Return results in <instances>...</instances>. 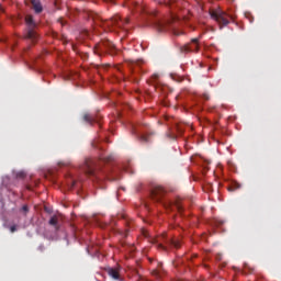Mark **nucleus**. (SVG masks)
Instances as JSON below:
<instances>
[{
  "label": "nucleus",
  "instance_id": "a211bd4d",
  "mask_svg": "<svg viewBox=\"0 0 281 281\" xmlns=\"http://www.w3.org/2000/svg\"><path fill=\"white\" fill-rule=\"evenodd\" d=\"M139 139H140V142H148V136H146V135H140V136H139Z\"/></svg>",
  "mask_w": 281,
  "mask_h": 281
},
{
  "label": "nucleus",
  "instance_id": "dca6fc26",
  "mask_svg": "<svg viewBox=\"0 0 281 281\" xmlns=\"http://www.w3.org/2000/svg\"><path fill=\"white\" fill-rule=\"evenodd\" d=\"M16 178L18 179H25V172H23V171L18 172Z\"/></svg>",
  "mask_w": 281,
  "mask_h": 281
},
{
  "label": "nucleus",
  "instance_id": "ddd939ff",
  "mask_svg": "<svg viewBox=\"0 0 281 281\" xmlns=\"http://www.w3.org/2000/svg\"><path fill=\"white\" fill-rule=\"evenodd\" d=\"M83 120L85 122H87L88 124H93V122H98V120H95L94 115H91L89 113L83 115Z\"/></svg>",
  "mask_w": 281,
  "mask_h": 281
},
{
  "label": "nucleus",
  "instance_id": "5701e85b",
  "mask_svg": "<svg viewBox=\"0 0 281 281\" xmlns=\"http://www.w3.org/2000/svg\"><path fill=\"white\" fill-rule=\"evenodd\" d=\"M179 19L175 13L171 14V21H177Z\"/></svg>",
  "mask_w": 281,
  "mask_h": 281
},
{
  "label": "nucleus",
  "instance_id": "39448f33",
  "mask_svg": "<svg viewBox=\"0 0 281 281\" xmlns=\"http://www.w3.org/2000/svg\"><path fill=\"white\" fill-rule=\"evenodd\" d=\"M25 23L27 25L25 38H27L32 43H36V41H38V33H36L35 31L36 23L34 22V18H32V15H26Z\"/></svg>",
  "mask_w": 281,
  "mask_h": 281
},
{
  "label": "nucleus",
  "instance_id": "f8f14e48",
  "mask_svg": "<svg viewBox=\"0 0 281 281\" xmlns=\"http://www.w3.org/2000/svg\"><path fill=\"white\" fill-rule=\"evenodd\" d=\"M243 186L236 181H232L229 187H228V192H236V190H240Z\"/></svg>",
  "mask_w": 281,
  "mask_h": 281
},
{
  "label": "nucleus",
  "instance_id": "1a4fd4ad",
  "mask_svg": "<svg viewBox=\"0 0 281 281\" xmlns=\"http://www.w3.org/2000/svg\"><path fill=\"white\" fill-rule=\"evenodd\" d=\"M122 271L121 266L105 268V273L112 278V280L124 281V278L120 273Z\"/></svg>",
  "mask_w": 281,
  "mask_h": 281
},
{
  "label": "nucleus",
  "instance_id": "f257e3e1",
  "mask_svg": "<svg viewBox=\"0 0 281 281\" xmlns=\"http://www.w3.org/2000/svg\"><path fill=\"white\" fill-rule=\"evenodd\" d=\"M82 172L88 177H93L95 181H101L104 173L100 170V165L93 159H87L81 167Z\"/></svg>",
  "mask_w": 281,
  "mask_h": 281
},
{
  "label": "nucleus",
  "instance_id": "0eeeda50",
  "mask_svg": "<svg viewBox=\"0 0 281 281\" xmlns=\"http://www.w3.org/2000/svg\"><path fill=\"white\" fill-rule=\"evenodd\" d=\"M164 196H166V189L161 186H155L151 189V199L156 201V203H161L164 201Z\"/></svg>",
  "mask_w": 281,
  "mask_h": 281
},
{
  "label": "nucleus",
  "instance_id": "bb28decb",
  "mask_svg": "<svg viewBox=\"0 0 281 281\" xmlns=\"http://www.w3.org/2000/svg\"><path fill=\"white\" fill-rule=\"evenodd\" d=\"M74 186H76V180H72L71 182V188H74Z\"/></svg>",
  "mask_w": 281,
  "mask_h": 281
},
{
  "label": "nucleus",
  "instance_id": "6e6552de",
  "mask_svg": "<svg viewBox=\"0 0 281 281\" xmlns=\"http://www.w3.org/2000/svg\"><path fill=\"white\" fill-rule=\"evenodd\" d=\"M181 54H190V52H199V38H192L190 43L180 46Z\"/></svg>",
  "mask_w": 281,
  "mask_h": 281
},
{
  "label": "nucleus",
  "instance_id": "9b49d317",
  "mask_svg": "<svg viewBox=\"0 0 281 281\" xmlns=\"http://www.w3.org/2000/svg\"><path fill=\"white\" fill-rule=\"evenodd\" d=\"M31 3L36 14H41V12H43V5H41V2L38 0H31Z\"/></svg>",
  "mask_w": 281,
  "mask_h": 281
},
{
  "label": "nucleus",
  "instance_id": "4468645a",
  "mask_svg": "<svg viewBox=\"0 0 281 281\" xmlns=\"http://www.w3.org/2000/svg\"><path fill=\"white\" fill-rule=\"evenodd\" d=\"M157 30H158V32H166V23H164V22H157Z\"/></svg>",
  "mask_w": 281,
  "mask_h": 281
},
{
  "label": "nucleus",
  "instance_id": "20e7f679",
  "mask_svg": "<svg viewBox=\"0 0 281 281\" xmlns=\"http://www.w3.org/2000/svg\"><path fill=\"white\" fill-rule=\"evenodd\" d=\"M115 44L109 40H104L94 46V54L102 56V54H115Z\"/></svg>",
  "mask_w": 281,
  "mask_h": 281
},
{
  "label": "nucleus",
  "instance_id": "423d86ee",
  "mask_svg": "<svg viewBox=\"0 0 281 281\" xmlns=\"http://www.w3.org/2000/svg\"><path fill=\"white\" fill-rule=\"evenodd\" d=\"M211 19H213L214 21H216L220 25H229V20H227V13L223 12L221 10L217 11H211L210 12Z\"/></svg>",
  "mask_w": 281,
  "mask_h": 281
},
{
  "label": "nucleus",
  "instance_id": "6ab92c4d",
  "mask_svg": "<svg viewBox=\"0 0 281 281\" xmlns=\"http://www.w3.org/2000/svg\"><path fill=\"white\" fill-rule=\"evenodd\" d=\"M100 159L101 161H111V156L109 157L101 156Z\"/></svg>",
  "mask_w": 281,
  "mask_h": 281
},
{
  "label": "nucleus",
  "instance_id": "9d476101",
  "mask_svg": "<svg viewBox=\"0 0 281 281\" xmlns=\"http://www.w3.org/2000/svg\"><path fill=\"white\" fill-rule=\"evenodd\" d=\"M48 225L54 227L55 232H59L60 227H63V217L59 215H53L48 221Z\"/></svg>",
  "mask_w": 281,
  "mask_h": 281
},
{
  "label": "nucleus",
  "instance_id": "cd10ccee",
  "mask_svg": "<svg viewBox=\"0 0 281 281\" xmlns=\"http://www.w3.org/2000/svg\"><path fill=\"white\" fill-rule=\"evenodd\" d=\"M59 165H61V166H66V164H65V162H59Z\"/></svg>",
  "mask_w": 281,
  "mask_h": 281
},
{
  "label": "nucleus",
  "instance_id": "4be33fe9",
  "mask_svg": "<svg viewBox=\"0 0 281 281\" xmlns=\"http://www.w3.org/2000/svg\"><path fill=\"white\" fill-rule=\"evenodd\" d=\"M10 232H11V234H14V232H16V225L11 226Z\"/></svg>",
  "mask_w": 281,
  "mask_h": 281
},
{
  "label": "nucleus",
  "instance_id": "f3484780",
  "mask_svg": "<svg viewBox=\"0 0 281 281\" xmlns=\"http://www.w3.org/2000/svg\"><path fill=\"white\" fill-rule=\"evenodd\" d=\"M22 212H24V214H27L30 212V207L27 205H23Z\"/></svg>",
  "mask_w": 281,
  "mask_h": 281
},
{
  "label": "nucleus",
  "instance_id": "f03ea898",
  "mask_svg": "<svg viewBox=\"0 0 281 281\" xmlns=\"http://www.w3.org/2000/svg\"><path fill=\"white\" fill-rule=\"evenodd\" d=\"M128 23H131V20H128V18L123 20L120 15H114L110 20H105L103 22V27H105V30H109V32H120V30H124V27H126Z\"/></svg>",
  "mask_w": 281,
  "mask_h": 281
},
{
  "label": "nucleus",
  "instance_id": "b1692460",
  "mask_svg": "<svg viewBox=\"0 0 281 281\" xmlns=\"http://www.w3.org/2000/svg\"><path fill=\"white\" fill-rule=\"evenodd\" d=\"M38 250H40V251H45V246L41 245V246L38 247Z\"/></svg>",
  "mask_w": 281,
  "mask_h": 281
},
{
  "label": "nucleus",
  "instance_id": "2eb2a0df",
  "mask_svg": "<svg viewBox=\"0 0 281 281\" xmlns=\"http://www.w3.org/2000/svg\"><path fill=\"white\" fill-rule=\"evenodd\" d=\"M175 207L178 212H183V206L181 205V202H179V200L175 202Z\"/></svg>",
  "mask_w": 281,
  "mask_h": 281
},
{
  "label": "nucleus",
  "instance_id": "412c9836",
  "mask_svg": "<svg viewBox=\"0 0 281 281\" xmlns=\"http://www.w3.org/2000/svg\"><path fill=\"white\" fill-rule=\"evenodd\" d=\"M173 34H175V36H181V34H183V31H177V30H175V31H173Z\"/></svg>",
  "mask_w": 281,
  "mask_h": 281
},
{
  "label": "nucleus",
  "instance_id": "a878e982",
  "mask_svg": "<svg viewBox=\"0 0 281 281\" xmlns=\"http://www.w3.org/2000/svg\"><path fill=\"white\" fill-rule=\"evenodd\" d=\"M155 276H159V270H154Z\"/></svg>",
  "mask_w": 281,
  "mask_h": 281
},
{
  "label": "nucleus",
  "instance_id": "7ed1b4c3",
  "mask_svg": "<svg viewBox=\"0 0 281 281\" xmlns=\"http://www.w3.org/2000/svg\"><path fill=\"white\" fill-rule=\"evenodd\" d=\"M151 245H156L158 249H164V250H166L165 245H168L169 247H175L176 249H179V247H181V243L179 240L168 239L166 238V234H162L158 237L153 238Z\"/></svg>",
  "mask_w": 281,
  "mask_h": 281
},
{
  "label": "nucleus",
  "instance_id": "aec40b11",
  "mask_svg": "<svg viewBox=\"0 0 281 281\" xmlns=\"http://www.w3.org/2000/svg\"><path fill=\"white\" fill-rule=\"evenodd\" d=\"M167 137H169V139H177V135L170 133H167Z\"/></svg>",
  "mask_w": 281,
  "mask_h": 281
},
{
  "label": "nucleus",
  "instance_id": "393cba45",
  "mask_svg": "<svg viewBox=\"0 0 281 281\" xmlns=\"http://www.w3.org/2000/svg\"><path fill=\"white\" fill-rule=\"evenodd\" d=\"M177 131H178V133H180V135H181V133H183V130H181V127H177Z\"/></svg>",
  "mask_w": 281,
  "mask_h": 281
}]
</instances>
